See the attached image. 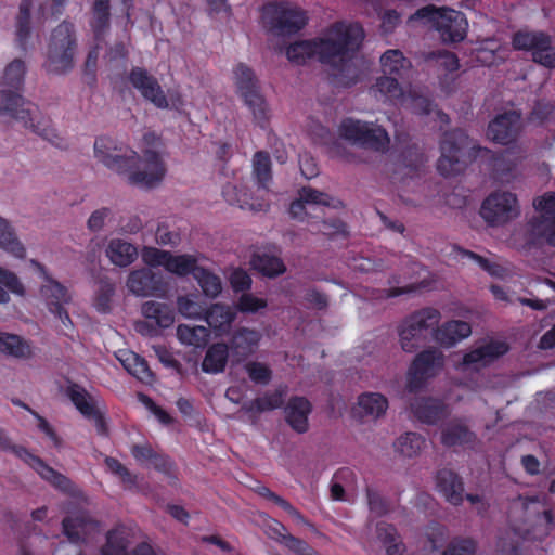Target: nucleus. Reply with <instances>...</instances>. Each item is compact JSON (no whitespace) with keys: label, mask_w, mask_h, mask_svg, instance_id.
Returning <instances> with one entry per match:
<instances>
[{"label":"nucleus","mask_w":555,"mask_h":555,"mask_svg":"<svg viewBox=\"0 0 555 555\" xmlns=\"http://www.w3.org/2000/svg\"><path fill=\"white\" fill-rule=\"evenodd\" d=\"M363 28L358 23H334L326 36L310 40H299L286 49L287 59L297 65H302L314 56L322 64L332 66L336 73L332 75V83L337 87L349 88L358 82L350 63L362 44Z\"/></svg>","instance_id":"f257e3e1"},{"label":"nucleus","mask_w":555,"mask_h":555,"mask_svg":"<svg viewBox=\"0 0 555 555\" xmlns=\"http://www.w3.org/2000/svg\"><path fill=\"white\" fill-rule=\"evenodd\" d=\"M26 74L25 62L14 59L10 62L0 80V116H9L34 133L59 149H65V141L51 127L49 118L38 119V107L22 95Z\"/></svg>","instance_id":"f03ea898"},{"label":"nucleus","mask_w":555,"mask_h":555,"mask_svg":"<svg viewBox=\"0 0 555 555\" xmlns=\"http://www.w3.org/2000/svg\"><path fill=\"white\" fill-rule=\"evenodd\" d=\"M95 157L109 170L127 175L131 185L152 188L160 182L166 173L160 155L146 150L141 157L109 137H100L94 142Z\"/></svg>","instance_id":"7ed1b4c3"},{"label":"nucleus","mask_w":555,"mask_h":555,"mask_svg":"<svg viewBox=\"0 0 555 555\" xmlns=\"http://www.w3.org/2000/svg\"><path fill=\"white\" fill-rule=\"evenodd\" d=\"M410 20L433 27L444 43H457L466 37L468 23L465 14L450 8L428 4L417 9Z\"/></svg>","instance_id":"20e7f679"},{"label":"nucleus","mask_w":555,"mask_h":555,"mask_svg":"<svg viewBox=\"0 0 555 555\" xmlns=\"http://www.w3.org/2000/svg\"><path fill=\"white\" fill-rule=\"evenodd\" d=\"M76 48L74 24L64 21L51 34L44 64L46 70L57 75L72 70Z\"/></svg>","instance_id":"39448f33"},{"label":"nucleus","mask_w":555,"mask_h":555,"mask_svg":"<svg viewBox=\"0 0 555 555\" xmlns=\"http://www.w3.org/2000/svg\"><path fill=\"white\" fill-rule=\"evenodd\" d=\"M262 22L272 35L291 36L307 25L308 16L305 10L288 1H276L263 7Z\"/></svg>","instance_id":"423d86ee"},{"label":"nucleus","mask_w":555,"mask_h":555,"mask_svg":"<svg viewBox=\"0 0 555 555\" xmlns=\"http://www.w3.org/2000/svg\"><path fill=\"white\" fill-rule=\"evenodd\" d=\"M338 133L351 144L373 152L385 153L390 144L389 134L382 126L351 117L340 121Z\"/></svg>","instance_id":"0eeeda50"},{"label":"nucleus","mask_w":555,"mask_h":555,"mask_svg":"<svg viewBox=\"0 0 555 555\" xmlns=\"http://www.w3.org/2000/svg\"><path fill=\"white\" fill-rule=\"evenodd\" d=\"M237 93L253 113L255 121L266 128L269 116L268 105L260 92L259 81L254 70L244 63H238L233 70Z\"/></svg>","instance_id":"6e6552de"},{"label":"nucleus","mask_w":555,"mask_h":555,"mask_svg":"<svg viewBox=\"0 0 555 555\" xmlns=\"http://www.w3.org/2000/svg\"><path fill=\"white\" fill-rule=\"evenodd\" d=\"M468 135L460 128L444 131L440 142V157L437 162L438 172L448 178L462 173L466 167L463 151L467 146Z\"/></svg>","instance_id":"1a4fd4ad"},{"label":"nucleus","mask_w":555,"mask_h":555,"mask_svg":"<svg viewBox=\"0 0 555 555\" xmlns=\"http://www.w3.org/2000/svg\"><path fill=\"white\" fill-rule=\"evenodd\" d=\"M0 450L11 451L14 453L18 459L36 470L42 479L50 482L55 489H59L64 493L73 492L74 483L69 478L56 472L39 456L30 453L26 448L11 444L2 429H0Z\"/></svg>","instance_id":"9d476101"},{"label":"nucleus","mask_w":555,"mask_h":555,"mask_svg":"<svg viewBox=\"0 0 555 555\" xmlns=\"http://www.w3.org/2000/svg\"><path fill=\"white\" fill-rule=\"evenodd\" d=\"M519 215L517 196L508 191H495L489 194L480 207V216L491 227L508 223Z\"/></svg>","instance_id":"9b49d317"},{"label":"nucleus","mask_w":555,"mask_h":555,"mask_svg":"<svg viewBox=\"0 0 555 555\" xmlns=\"http://www.w3.org/2000/svg\"><path fill=\"white\" fill-rule=\"evenodd\" d=\"M444 365V356L437 348H428L417 353L408 371L406 388L415 392L423 388L426 382L436 376Z\"/></svg>","instance_id":"f8f14e48"},{"label":"nucleus","mask_w":555,"mask_h":555,"mask_svg":"<svg viewBox=\"0 0 555 555\" xmlns=\"http://www.w3.org/2000/svg\"><path fill=\"white\" fill-rule=\"evenodd\" d=\"M323 207L339 209L344 207L340 199L331 196L327 193L318 191L311 186H302L299 190V197L289 205V215L299 221H308L310 217L319 218L313 215L315 211H323Z\"/></svg>","instance_id":"ddd939ff"},{"label":"nucleus","mask_w":555,"mask_h":555,"mask_svg":"<svg viewBox=\"0 0 555 555\" xmlns=\"http://www.w3.org/2000/svg\"><path fill=\"white\" fill-rule=\"evenodd\" d=\"M512 43L515 50L530 51L533 62L555 68V53H551L552 37L542 30H518L513 35Z\"/></svg>","instance_id":"4468645a"},{"label":"nucleus","mask_w":555,"mask_h":555,"mask_svg":"<svg viewBox=\"0 0 555 555\" xmlns=\"http://www.w3.org/2000/svg\"><path fill=\"white\" fill-rule=\"evenodd\" d=\"M521 127V114L517 111H508L499 114L489 122L487 135L495 143L508 145L517 141Z\"/></svg>","instance_id":"2eb2a0df"},{"label":"nucleus","mask_w":555,"mask_h":555,"mask_svg":"<svg viewBox=\"0 0 555 555\" xmlns=\"http://www.w3.org/2000/svg\"><path fill=\"white\" fill-rule=\"evenodd\" d=\"M128 79L131 86L155 107L160 109L169 107L168 99L158 80L154 76L150 75L145 68L138 66L132 67Z\"/></svg>","instance_id":"dca6fc26"},{"label":"nucleus","mask_w":555,"mask_h":555,"mask_svg":"<svg viewBox=\"0 0 555 555\" xmlns=\"http://www.w3.org/2000/svg\"><path fill=\"white\" fill-rule=\"evenodd\" d=\"M509 346L505 341L490 340L463 356L462 361L457 364L456 369L460 371L475 370L479 371L482 367L490 365L500 357L506 354Z\"/></svg>","instance_id":"f3484780"},{"label":"nucleus","mask_w":555,"mask_h":555,"mask_svg":"<svg viewBox=\"0 0 555 555\" xmlns=\"http://www.w3.org/2000/svg\"><path fill=\"white\" fill-rule=\"evenodd\" d=\"M142 314L147 321L138 322L135 330L141 334L154 336L157 328H153L149 321L153 322L158 328H168L175 322V310L171 306L158 302L146 301L142 305Z\"/></svg>","instance_id":"a211bd4d"},{"label":"nucleus","mask_w":555,"mask_h":555,"mask_svg":"<svg viewBox=\"0 0 555 555\" xmlns=\"http://www.w3.org/2000/svg\"><path fill=\"white\" fill-rule=\"evenodd\" d=\"M127 287L137 296H154L165 293L166 283L160 273L150 268L131 271L127 279Z\"/></svg>","instance_id":"6ab92c4d"},{"label":"nucleus","mask_w":555,"mask_h":555,"mask_svg":"<svg viewBox=\"0 0 555 555\" xmlns=\"http://www.w3.org/2000/svg\"><path fill=\"white\" fill-rule=\"evenodd\" d=\"M284 412L285 421L294 431L305 434L309 430V415L312 412V404L307 398L301 396L291 397Z\"/></svg>","instance_id":"aec40b11"},{"label":"nucleus","mask_w":555,"mask_h":555,"mask_svg":"<svg viewBox=\"0 0 555 555\" xmlns=\"http://www.w3.org/2000/svg\"><path fill=\"white\" fill-rule=\"evenodd\" d=\"M436 487L450 504L459 506L463 503L464 482L452 469L442 468L437 472Z\"/></svg>","instance_id":"412c9836"},{"label":"nucleus","mask_w":555,"mask_h":555,"mask_svg":"<svg viewBox=\"0 0 555 555\" xmlns=\"http://www.w3.org/2000/svg\"><path fill=\"white\" fill-rule=\"evenodd\" d=\"M410 408L418 421L428 425H435L448 415L447 405L434 398H416Z\"/></svg>","instance_id":"4be33fe9"},{"label":"nucleus","mask_w":555,"mask_h":555,"mask_svg":"<svg viewBox=\"0 0 555 555\" xmlns=\"http://www.w3.org/2000/svg\"><path fill=\"white\" fill-rule=\"evenodd\" d=\"M472 333V326L468 322L461 320H451L444 322L435 330V340L442 347H453L459 341L467 338Z\"/></svg>","instance_id":"5701e85b"},{"label":"nucleus","mask_w":555,"mask_h":555,"mask_svg":"<svg viewBox=\"0 0 555 555\" xmlns=\"http://www.w3.org/2000/svg\"><path fill=\"white\" fill-rule=\"evenodd\" d=\"M222 196L230 205L238 206L242 209L262 211L268 207L267 203L255 198L245 188L233 183H227L223 186Z\"/></svg>","instance_id":"b1692460"},{"label":"nucleus","mask_w":555,"mask_h":555,"mask_svg":"<svg viewBox=\"0 0 555 555\" xmlns=\"http://www.w3.org/2000/svg\"><path fill=\"white\" fill-rule=\"evenodd\" d=\"M41 274L47 284L41 286L40 293L46 298L48 308L54 306V304L64 305L69 302L70 296L67 288L60 282L53 280L47 272L44 266L37 261H31Z\"/></svg>","instance_id":"393cba45"},{"label":"nucleus","mask_w":555,"mask_h":555,"mask_svg":"<svg viewBox=\"0 0 555 555\" xmlns=\"http://www.w3.org/2000/svg\"><path fill=\"white\" fill-rule=\"evenodd\" d=\"M236 317L235 311L228 305L214 304L204 312V320L216 332V335L228 333Z\"/></svg>","instance_id":"a878e982"},{"label":"nucleus","mask_w":555,"mask_h":555,"mask_svg":"<svg viewBox=\"0 0 555 555\" xmlns=\"http://www.w3.org/2000/svg\"><path fill=\"white\" fill-rule=\"evenodd\" d=\"M0 352L15 359L27 360L34 356L31 343L17 334L0 332Z\"/></svg>","instance_id":"bb28decb"},{"label":"nucleus","mask_w":555,"mask_h":555,"mask_svg":"<svg viewBox=\"0 0 555 555\" xmlns=\"http://www.w3.org/2000/svg\"><path fill=\"white\" fill-rule=\"evenodd\" d=\"M476 435L466 425L451 422L441 431V443L448 448L474 444Z\"/></svg>","instance_id":"cd10ccee"},{"label":"nucleus","mask_w":555,"mask_h":555,"mask_svg":"<svg viewBox=\"0 0 555 555\" xmlns=\"http://www.w3.org/2000/svg\"><path fill=\"white\" fill-rule=\"evenodd\" d=\"M376 537L385 548V555H402L404 553L405 545L392 524L386 521L377 522Z\"/></svg>","instance_id":"c85d7f7f"},{"label":"nucleus","mask_w":555,"mask_h":555,"mask_svg":"<svg viewBox=\"0 0 555 555\" xmlns=\"http://www.w3.org/2000/svg\"><path fill=\"white\" fill-rule=\"evenodd\" d=\"M380 66L385 75L403 78L411 67V61L398 49H389L380 56Z\"/></svg>","instance_id":"c756f323"},{"label":"nucleus","mask_w":555,"mask_h":555,"mask_svg":"<svg viewBox=\"0 0 555 555\" xmlns=\"http://www.w3.org/2000/svg\"><path fill=\"white\" fill-rule=\"evenodd\" d=\"M129 530L125 526H117L106 533V542L101 547V555H130Z\"/></svg>","instance_id":"7c9ffc66"},{"label":"nucleus","mask_w":555,"mask_h":555,"mask_svg":"<svg viewBox=\"0 0 555 555\" xmlns=\"http://www.w3.org/2000/svg\"><path fill=\"white\" fill-rule=\"evenodd\" d=\"M111 21V3L109 0H94L92 4V18L90 26L92 28L94 39L102 41L109 28Z\"/></svg>","instance_id":"2f4dec72"},{"label":"nucleus","mask_w":555,"mask_h":555,"mask_svg":"<svg viewBox=\"0 0 555 555\" xmlns=\"http://www.w3.org/2000/svg\"><path fill=\"white\" fill-rule=\"evenodd\" d=\"M358 409L364 416L378 418L388 409L387 398L379 392H363L358 397Z\"/></svg>","instance_id":"473e14b6"},{"label":"nucleus","mask_w":555,"mask_h":555,"mask_svg":"<svg viewBox=\"0 0 555 555\" xmlns=\"http://www.w3.org/2000/svg\"><path fill=\"white\" fill-rule=\"evenodd\" d=\"M118 360L128 373L141 382H149L153 377V373L145 359L135 352L130 350H120Z\"/></svg>","instance_id":"72a5a7b5"},{"label":"nucleus","mask_w":555,"mask_h":555,"mask_svg":"<svg viewBox=\"0 0 555 555\" xmlns=\"http://www.w3.org/2000/svg\"><path fill=\"white\" fill-rule=\"evenodd\" d=\"M254 270L267 278H276L286 271L284 261L267 253L254 254L250 260Z\"/></svg>","instance_id":"f704fd0d"},{"label":"nucleus","mask_w":555,"mask_h":555,"mask_svg":"<svg viewBox=\"0 0 555 555\" xmlns=\"http://www.w3.org/2000/svg\"><path fill=\"white\" fill-rule=\"evenodd\" d=\"M229 357V346L224 343L212 344L206 351L202 370L206 373L223 372Z\"/></svg>","instance_id":"c9c22d12"},{"label":"nucleus","mask_w":555,"mask_h":555,"mask_svg":"<svg viewBox=\"0 0 555 555\" xmlns=\"http://www.w3.org/2000/svg\"><path fill=\"white\" fill-rule=\"evenodd\" d=\"M115 295V283L106 275L99 276L93 295V307L100 313L112 311V301Z\"/></svg>","instance_id":"e433bc0d"},{"label":"nucleus","mask_w":555,"mask_h":555,"mask_svg":"<svg viewBox=\"0 0 555 555\" xmlns=\"http://www.w3.org/2000/svg\"><path fill=\"white\" fill-rule=\"evenodd\" d=\"M106 253L111 261L118 267L131 264L138 256L134 245L118 238L109 242Z\"/></svg>","instance_id":"4c0bfd02"},{"label":"nucleus","mask_w":555,"mask_h":555,"mask_svg":"<svg viewBox=\"0 0 555 555\" xmlns=\"http://www.w3.org/2000/svg\"><path fill=\"white\" fill-rule=\"evenodd\" d=\"M271 157L266 151H258L253 157V176L257 182L258 189L269 191V184L272 181Z\"/></svg>","instance_id":"58836bf2"},{"label":"nucleus","mask_w":555,"mask_h":555,"mask_svg":"<svg viewBox=\"0 0 555 555\" xmlns=\"http://www.w3.org/2000/svg\"><path fill=\"white\" fill-rule=\"evenodd\" d=\"M259 339L257 331L242 327L233 334L230 347L237 356L246 357L254 352Z\"/></svg>","instance_id":"ea45409f"},{"label":"nucleus","mask_w":555,"mask_h":555,"mask_svg":"<svg viewBox=\"0 0 555 555\" xmlns=\"http://www.w3.org/2000/svg\"><path fill=\"white\" fill-rule=\"evenodd\" d=\"M411 326H415L427 338L429 332L435 335V330L441 319L440 311L436 308L426 307L414 311L409 315Z\"/></svg>","instance_id":"a19ab883"},{"label":"nucleus","mask_w":555,"mask_h":555,"mask_svg":"<svg viewBox=\"0 0 555 555\" xmlns=\"http://www.w3.org/2000/svg\"><path fill=\"white\" fill-rule=\"evenodd\" d=\"M0 247L18 259L26 256V249L17 238L10 222L0 217Z\"/></svg>","instance_id":"79ce46f5"},{"label":"nucleus","mask_w":555,"mask_h":555,"mask_svg":"<svg viewBox=\"0 0 555 555\" xmlns=\"http://www.w3.org/2000/svg\"><path fill=\"white\" fill-rule=\"evenodd\" d=\"M178 339L188 346L204 348L210 337V331L202 325L180 324L177 327Z\"/></svg>","instance_id":"37998d69"},{"label":"nucleus","mask_w":555,"mask_h":555,"mask_svg":"<svg viewBox=\"0 0 555 555\" xmlns=\"http://www.w3.org/2000/svg\"><path fill=\"white\" fill-rule=\"evenodd\" d=\"M95 524L88 519L85 515L75 517L67 516L62 521L63 533L67 537L68 541L73 544H79L85 541L83 534L87 528L93 527Z\"/></svg>","instance_id":"c03bdc74"},{"label":"nucleus","mask_w":555,"mask_h":555,"mask_svg":"<svg viewBox=\"0 0 555 555\" xmlns=\"http://www.w3.org/2000/svg\"><path fill=\"white\" fill-rule=\"evenodd\" d=\"M66 395L83 417L92 413V410L98 405L86 388L77 383H70L67 386Z\"/></svg>","instance_id":"a18cd8bd"},{"label":"nucleus","mask_w":555,"mask_h":555,"mask_svg":"<svg viewBox=\"0 0 555 555\" xmlns=\"http://www.w3.org/2000/svg\"><path fill=\"white\" fill-rule=\"evenodd\" d=\"M33 0H21L18 14L16 16V41L22 50H26V44L30 37V9Z\"/></svg>","instance_id":"49530a36"},{"label":"nucleus","mask_w":555,"mask_h":555,"mask_svg":"<svg viewBox=\"0 0 555 555\" xmlns=\"http://www.w3.org/2000/svg\"><path fill=\"white\" fill-rule=\"evenodd\" d=\"M198 268L196 256L190 254L172 255L170 253L165 269L178 276H188L190 274L194 276Z\"/></svg>","instance_id":"de8ad7c7"},{"label":"nucleus","mask_w":555,"mask_h":555,"mask_svg":"<svg viewBox=\"0 0 555 555\" xmlns=\"http://www.w3.org/2000/svg\"><path fill=\"white\" fill-rule=\"evenodd\" d=\"M525 538L515 529L504 531L498 539V555H524Z\"/></svg>","instance_id":"09e8293b"},{"label":"nucleus","mask_w":555,"mask_h":555,"mask_svg":"<svg viewBox=\"0 0 555 555\" xmlns=\"http://www.w3.org/2000/svg\"><path fill=\"white\" fill-rule=\"evenodd\" d=\"M399 337L401 348L405 352H414L426 340L417 327L411 326L409 317L399 327Z\"/></svg>","instance_id":"8fccbe9b"},{"label":"nucleus","mask_w":555,"mask_h":555,"mask_svg":"<svg viewBox=\"0 0 555 555\" xmlns=\"http://www.w3.org/2000/svg\"><path fill=\"white\" fill-rule=\"evenodd\" d=\"M426 443L425 438L417 433H405L395 442L396 450L406 457L417 455Z\"/></svg>","instance_id":"3c124183"},{"label":"nucleus","mask_w":555,"mask_h":555,"mask_svg":"<svg viewBox=\"0 0 555 555\" xmlns=\"http://www.w3.org/2000/svg\"><path fill=\"white\" fill-rule=\"evenodd\" d=\"M193 278L207 297L216 298L222 291L220 278L206 268L199 266Z\"/></svg>","instance_id":"603ef678"},{"label":"nucleus","mask_w":555,"mask_h":555,"mask_svg":"<svg viewBox=\"0 0 555 555\" xmlns=\"http://www.w3.org/2000/svg\"><path fill=\"white\" fill-rule=\"evenodd\" d=\"M425 61L434 63L446 73H454L460 67L456 54L447 50L430 51L426 54Z\"/></svg>","instance_id":"864d4df0"},{"label":"nucleus","mask_w":555,"mask_h":555,"mask_svg":"<svg viewBox=\"0 0 555 555\" xmlns=\"http://www.w3.org/2000/svg\"><path fill=\"white\" fill-rule=\"evenodd\" d=\"M529 223L535 234L543 237L548 245L555 246V215L534 217Z\"/></svg>","instance_id":"5fc2aeb1"},{"label":"nucleus","mask_w":555,"mask_h":555,"mask_svg":"<svg viewBox=\"0 0 555 555\" xmlns=\"http://www.w3.org/2000/svg\"><path fill=\"white\" fill-rule=\"evenodd\" d=\"M516 169L515 162L505 156L504 153H493L491 156V171L495 179L506 180L513 176Z\"/></svg>","instance_id":"6e6d98bb"},{"label":"nucleus","mask_w":555,"mask_h":555,"mask_svg":"<svg viewBox=\"0 0 555 555\" xmlns=\"http://www.w3.org/2000/svg\"><path fill=\"white\" fill-rule=\"evenodd\" d=\"M257 492L260 496L271 501L275 505L280 506L283 511H285L293 519L297 520L298 522L304 521L302 514L294 507L288 501H286L284 498L280 496L279 494L271 491L266 486H260L257 489Z\"/></svg>","instance_id":"4d7b16f0"},{"label":"nucleus","mask_w":555,"mask_h":555,"mask_svg":"<svg viewBox=\"0 0 555 555\" xmlns=\"http://www.w3.org/2000/svg\"><path fill=\"white\" fill-rule=\"evenodd\" d=\"M541 285L543 287L542 293L546 295L545 298H527L522 299L521 302L539 311L545 310L550 305L555 304V282L545 279Z\"/></svg>","instance_id":"13d9d810"},{"label":"nucleus","mask_w":555,"mask_h":555,"mask_svg":"<svg viewBox=\"0 0 555 555\" xmlns=\"http://www.w3.org/2000/svg\"><path fill=\"white\" fill-rule=\"evenodd\" d=\"M194 298V295L179 296L177 299L178 311L189 319H202L206 309Z\"/></svg>","instance_id":"bf43d9fd"},{"label":"nucleus","mask_w":555,"mask_h":555,"mask_svg":"<svg viewBox=\"0 0 555 555\" xmlns=\"http://www.w3.org/2000/svg\"><path fill=\"white\" fill-rule=\"evenodd\" d=\"M401 162L411 177L416 176L424 164V154L418 146L410 145L401 153Z\"/></svg>","instance_id":"052dcab7"},{"label":"nucleus","mask_w":555,"mask_h":555,"mask_svg":"<svg viewBox=\"0 0 555 555\" xmlns=\"http://www.w3.org/2000/svg\"><path fill=\"white\" fill-rule=\"evenodd\" d=\"M366 499L370 512L377 517L387 515L391 511L390 502L384 498L377 490L366 487Z\"/></svg>","instance_id":"680f3d73"},{"label":"nucleus","mask_w":555,"mask_h":555,"mask_svg":"<svg viewBox=\"0 0 555 555\" xmlns=\"http://www.w3.org/2000/svg\"><path fill=\"white\" fill-rule=\"evenodd\" d=\"M130 452L139 465L153 468L158 450H155L151 443L145 442L132 444Z\"/></svg>","instance_id":"e2e57ef3"},{"label":"nucleus","mask_w":555,"mask_h":555,"mask_svg":"<svg viewBox=\"0 0 555 555\" xmlns=\"http://www.w3.org/2000/svg\"><path fill=\"white\" fill-rule=\"evenodd\" d=\"M477 543L470 538L453 539L441 555H476Z\"/></svg>","instance_id":"0e129e2a"},{"label":"nucleus","mask_w":555,"mask_h":555,"mask_svg":"<svg viewBox=\"0 0 555 555\" xmlns=\"http://www.w3.org/2000/svg\"><path fill=\"white\" fill-rule=\"evenodd\" d=\"M286 395V387L280 386L272 392H266L263 396L256 398V402L260 404V412L272 411L283 406Z\"/></svg>","instance_id":"69168bd1"},{"label":"nucleus","mask_w":555,"mask_h":555,"mask_svg":"<svg viewBox=\"0 0 555 555\" xmlns=\"http://www.w3.org/2000/svg\"><path fill=\"white\" fill-rule=\"evenodd\" d=\"M398 77L385 75L377 78L375 89L388 99H398L402 95V88Z\"/></svg>","instance_id":"338daca9"},{"label":"nucleus","mask_w":555,"mask_h":555,"mask_svg":"<svg viewBox=\"0 0 555 555\" xmlns=\"http://www.w3.org/2000/svg\"><path fill=\"white\" fill-rule=\"evenodd\" d=\"M106 467L111 473L118 476L124 485L127 487H134L137 485L138 477L132 474L122 463L112 456H106L104 460Z\"/></svg>","instance_id":"774afa93"}]
</instances>
